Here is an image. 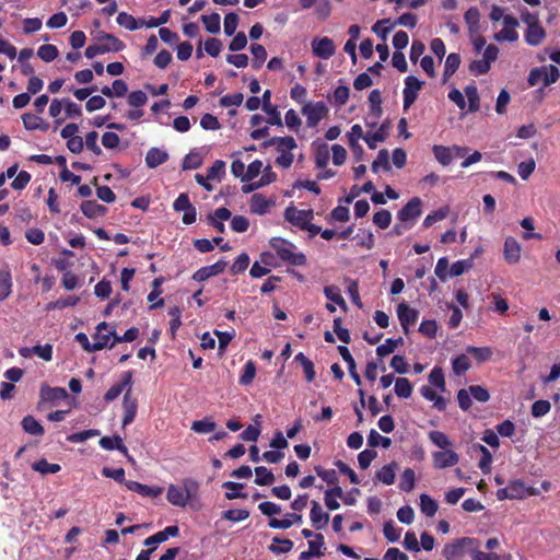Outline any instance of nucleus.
Listing matches in <instances>:
<instances>
[{
	"instance_id": "obj_1",
	"label": "nucleus",
	"mask_w": 560,
	"mask_h": 560,
	"mask_svg": "<svg viewBox=\"0 0 560 560\" xmlns=\"http://www.w3.org/2000/svg\"><path fill=\"white\" fill-rule=\"evenodd\" d=\"M270 246L281 260L292 266H304L306 264V256L301 252H296V246L284 238L273 237L270 241Z\"/></svg>"
},
{
	"instance_id": "obj_2",
	"label": "nucleus",
	"mask_w": 560,
	"mask_h": 560,
	"mask_svg": "<svg viewBox=\"0 0 560 560\" xmlns=\"http://www.w3.org/2000/svg\"><path fill=\"white\" fill-rule=\"evenodd\" d=\"M269 144L276 145L279 153L276 159V163L283 168H289L294 160L291 151L298 147L295 139L291 136L273 137L269 141Z\"/></svg>"
},
{
	"instance_id": "obj_3",
	"label": "nucleus",
	"mask_w": 560,
	"mask_h": 560,
	"mask_svg": "<svg viewBox=\"0 0 560 560\" xmlns=\"http://www.w3.org/2000/svg\"><path fill=\"white\" fill-rule=\"evenodd\" d=\"M560 77L559 69L553 66H542L533 68L528 74V85L536 86L538 84H542L544 86H548L555 83Z\"/></svg>"
},
{
	"instance_id": "obj_4",
	"label": "nucleus",
	"mask_w": 560,
	"mask_h": 560,
	"mask_svg": "<svg viewBox=\"0 0 560 560\" xmlns=\"http://www.w3.org/2000/svg\"><path fill=\"white\" fill-rule=\"evenodd\" d=\"M499 48L494 44H489L483 50L482 58L469 63V71L475 75H481L489 72L492 62L498 59Z\"/></svg>"
},
{
	"instance_id": "obj_5",
	"label": "nucleus",
	"mask_w": 560,
	"mask_h": 560,
	"mask_svg": "<svg viewBox=\"0 0 560 560\" xmlns=\"http://www.w3.org/2000/svg\"><path fill=\"white\" fill-rule=\"evenodd\" d=\"M328 107L324 102H308L302 108V114L306 118L308 128H315L328 115Z\"/></svg>"
},
{
	"instance_id": "obj_6",
	"label": "nucleus",
	"mask_w": 560,
	"mask_h": 560,
	"mask_svg": "<svg viewBox=\"0 0 560 560\" xmlns=\"http://www.w3.org/2000/svg\"><path fill=\"white\" fill-rule=\"evenodd\" d=\"M518 20L513 15H506L504 18L503 27L499 32L493 34V39L498 43H514L518 39L517 27Z\"/></svg>"
},
{
	"instance_id": "obj_7",
	"label": "nucleus",
	"mask_w": 560,
	"mask_h": 560,
	"mask_svg": "<svg viewBox=\"0 0 560 560\" xmlns=\"http://www.w3.org/2000/svg\"><path fill=\"white\" fill-rule=\"evenodd\" d=\"M476 545L477 544L474 538L463 537L445 545L442 553L446 560H457L464 555L466 548H471Z\"/></svg>"
},
{
	"instance_id": "obj_8",
	"label": "nucleus",
	"mask_w": 560,
	"mask_h": 560,
	"mask_svg": "<svg viewBox=\"0 0 560 560\" xmlns=\"http://www.w3.org/2000/svg\"><path fill=\"white\" fill-rule=\"evenodd\" d=\"M313 218L314 212L312 209L300 210L293 206H290L284 210V219L300 230L306 228L305 225L308 224V221H312Z\"/></svg>"
},
{
	"instance_id": "obj_9",
	"label": "nucleus",
	"mask_w": 560,
	"mask_h": 560,
	"mask_svg": "<svg viewBox=\"0 0 560 560\" xmlns=\"http://www.w3.org/2000/svg\"><path fill=\"white\" fill-rule=\"evenodd\" d=\"M173 208L176 212H184L183 214V223L184 224H192L196 221L197 211L196 208L189 200L187 194H180L174 201Z\"/></svg>"
},
{
	"instance_id": "obj_10",
	"label": "nucleus",
	"mask_w": 560,
	"mask_h": 560,
	"mask_svg": "<svg viewBox=\"0 0 560 560\" xmlns=\"http://www.w3.org/2000/svg\"><path fill=\"white\" fill-rule=\"evenodd\" d=\"M312 52L320 59H329L336 52V45L329 37H315L312 43Z\"/></svg>"
},
{
	"instance_id": "obj_11",
	"label": "nucleus",
	"mask_w": 560,
	"mask_h": 560,
	"mask_svg": "<svg viewBox=\"0 0 560 560\" xmlns=\"http://www.w3.org/2000/svg\"><path fill=\"white\" fill-rule=\"evenodd\" d=\"M433 466L436 469H445L458 464L459 455L451 447L432 453Z\"/></svg>"
},
{
	"instance_id": "obj_12",
	"label": "nucleus",
	"mask_w": 560,
	"mask_h": 560,
	"mask_svg": "<svg viewBox=\"0 0 560 560\" xmlns=\"http://www.w3.org/2000/svg\"><path fill=\"white\" fill-rule=\"evenodd\" d=\"M423 82L413 75H408L405 79L404 95V109H408L417 100L419 91Z\"/></svg>"
},
{
	"instance_id": "obj_13",
	"label": "nucleus",
	"mask_w": 560,
	"mask_h": 560,
	"mask_svg": "<svg viewBox=\"0 0 560 560\" xmlns=\"http://www.w3.org/2000/svg\"><path fill=\"white\" fill-rule=\"evenodd\" d=\"M93 339L94 342L92 349L95 351L102 350L107 346L110 348V343L113 339H115V330L108 329L107 323L103 322L97 325Z\"/></svg>"
},
{
	"instance_id": "obj_14",
	"label": "nucleus",
	"mask_w": 560,
	"mask_h": 560,
	"mask_svg": "<svg viewBox=\"0 0 560 560\" xmlns=\"http://www.w3.org/2000/svg\"><path fill=\"white\" fill-rule=\"evenodd\" d=\"M510 500H523L528 497L538 495L539 490L534 487H528L521 479H515L509 482Z\"/></svg>"
},
{
	"instance_id": "obj_15",
	"label": "nucleus",
	"mask_w": 560,
	"mask_h": 560,
	"mask_svg": "<svg viewBox=\"0 0 560 560\" xmlns=\"http://www.w3.org/2000/svg\"><path fill=\"white\" fill-rule=\"evenodd\" d=\"M397 316L404 331L407 334L410 326H413L418 318L419 312L410 307L406 302H401L397 306Z\"/></svg>"
},
{
	"instance_id": "obj_16",
	"label": "nucleus",
	"mask_w": 560,
	"mask_h": 560,
	"mask_svg": "<svg viewBox=\"0 0 560 560\" xmlns=\"http://www.w3.org/2000/svg\"><path fill=\"white\" fill-rule=\"evenodd\" d=\"M503 257L509 265H516L522 257V246L513 236H508L503 244Z\"/></svg>"
},
{
	"instance_id": "obj_17",
	"label": "nucleus",
	"mask_w": 560,
	"mask_h": 560,
	"mask_svg": "<svg viewBox=\"0 0 560 560\" xmlns=\"http://www.w3.org/2000/svg\"><path fill=\"white\" fill-rule=\"evenodd\" d=\"M421 208V199L419 197H413L401 208V210H399L397 218L401 222L416 220L422 212Z\"/></svg>"
},
{
	"instance_id": "obj_18",
	"label": "nucleus",
	"mask_w": 560,
	"mask_h": 560,
	"mask_svg": "<svg viewBox=\"0 0 560 560\" xmlns=\"http://www.w3.org/2000/svg\"><path fill=\"white\" fill-rule=\"evenodd\" d=\"M275 203L273 198H267L262 194H254L249 200V209L254 214L264 215L270 211Z\"/></svg>"
},
{
	"instance_id": "obj_19",
	"label": "nucleus",
	"mask_w": 560,
	"mask_h": 560,
	"mask_svg": "<svg viewBox=\"0 0 560 560\" xmlns=\"http://www.w3.org/2000/svg\"><path fill=\"white\" fill-rule=\"evenodd\" d=\"M124 419L122 427L130 424L137 415L138 401L137 398L131 395V388H128L125 393L122 400Z\"/></svg>"
},
{
	"instance_id": "obj_20",
	"label": "nucleus",
	"mask_w": 560,
	"mask_h": 560,
	"mask_svg": "<svg viewBox=\"0 0 560 560\" xmlns=\"http://www.w3.org/2000/svg\"><path fill=\"white\" fill-rule=\"evenodd\" d=\"M262 110L268 115V124L272 126H282V119L278 108L271 104V91L266 90L261 96Z\"/></svg>"
},
{
	"instance_id": "obj_21",
	"label": "nucleus",
	"mask_w": 560,
	"mask_h": 560,
	"mask_svg": "<svg viewBox=\"0 0 560 560\" xmlns=\"http://www.w3.org/2000/svg\"><path fill=\"white\" fill-rule=\"evenodd\" d=\"M23 126L28 131H42L46 132L49 129V122L38 115L33 113H25L22 115Z\"/></svg>"
},
{
	"instance_id": "obj_22",
	"label": "nucleus",
	"mask_w": 560,
	"mask_h": 560,
	"mask_svg": "<svg viewBox=\"0 0 560 560\" xmlns=\"http://www.w3.org/2000/svg\"><path fill=\"white\" fill-rule=\"evenodd\" d=\"M132 372L127 371L122 374L121 381L118 384L113 385L104 395L106 401H113L119 397L122 390L128 387L131 388Z\"/></svg>"
},
{
	"instance_id": "obj_23",
	"label": "nucleus",
	"mask_w": 560,
	"mask_h": 560,
	"mask_svg": "<svg viewBox=\"0 0 560 560\" xmlns=\"http://www.w3.org/2000/svg\"><path fill=\"white\" fill-rule=\"evenodd\" d=\"M125 486L128 490L137 492L143 497L156 498L163 492L161 487H150L132 480L126 481Z\"/></svg>"
},
{
	"instance_id": "obj_24",
	"label": "nucleus",
	"mask_w": 560,
	"mask_h": 560,
	"mask_svg": "<svg viewBox=\"0 0 560 560\" xmlns=\"http://www.w3.org/2000/svg\"><path fill=\"white\" fill-rule=\"evenodd\" d=\"M100 46L104 49V54L109 51H121L125 48V43L113 34L103 33L100 37Z\"/></svg>"
},
{
	"instance_id": "obj_25",
	"label": "nucleus",
	"mask_w": 560,
	"mask_h": 560,
	"mask_svg": "<svg viewBox=\"0 0 560 560\" xmlns=\"http://www.w3.org/2000/svg\"><path fill=\"white\" fill-rule=\"evenodd\" d=\"M310 517L312 525L316 529L324 528L329 521V514L323 511L320 504L317 501L312 502Z\"/></svg>"
},
{
	"instance_id": "obj_26",
	"label": "nucleus",
	"mask_w": 560,
	"mask_h": 560,
	"mask_svg": "<svg viewBox=\"0 0 560 560\" xmlns=\"http://www.w3.org/2000/svg\"><path fill=\"white\" fill-rule=\"evenodd\" d=\"M168 153L159 148H151L145 155V164L150 168H155L168 160Z\"/></svg>"
},
{
	"instance_id": "obj_27",
	"label": "nucleus",
	"mask_w": 560,
	"mask_h": 560,
	"mask_svg": "<svg viewBox=\"0 0 560 560\" xmlns=\"http://www.w3.org/2000/svg\"><path fill=\"white\" fill-rule=\"evenodd\" d=\"M68 397V393L62 387H50L47 385L40 388V399L43 401L56 402Z\"/></svg>"
},
{
	"instance_id": "obj_28",
	"label": "nucleus",
	"mask_w": 560,
	"mask_h": 560,
	"mask_svg": "<svg viewBox=\"0 0 560 560\" xmlns=\"http://www.w3.org/2000/svg\"><path fill=\"white\" fill-rule=\"evenodd\" d=\"M388 128L389 122L385 121L375 131L368 132L364 136V141L370 149H375L377 143L383 142L386 139Z\"/></svg>"
},
{
	"instance_id": "obj_29",
	"label": "nucleus",
	"mask_w": 560,
	"mask_h": 560,
	"mask_svg": "<svg viewBox=\"0 0 560 560\" xmlns=\"http://www.w3.org/2000/svg\"><path fill=\"white\" fill-rule=\"evenodd\" d=\"M100 446L106 451L117 450L124 455H128V448L119 435L102 438L100 440Z\"/></svg>"
},
{
	"instance_id": "obj_30",
	"label": "nucleus",
	"mask_w": 560,
	"mask_h": 560,
	"mask_svg": "<svg viewBox=\"0 0 560 560\" xmlns=\"http://www.w3.org/2000/svg\"><path fill=\"white\" fill-rule=\"evenodd\" d=\"M546 37V32L540 24L529 25L525 33V42L530 46H538Z\"/></svg>"
},
{
	"instance_id": "obj_31",
	"label": "nucleus",
	"mask_w": 560,
	"mask_h": 560,
	"mask_svg": "<svg viewBox=\"0 0 560 560\" xmlns=\"http://www.w3.org/2000/svg\"><path fill=\"white\" fill-rule=\"evenodd\" d=\"M182 488L188 504L199 499L200 485L197 480L192 478H185L182 481Z\"/></svg>"
},
{
	"instance_id": "obj_32",
	"label": "nucleus",
	"mask_w": 560,
	"mask_h": 560,
	"mask_svg": "<svg viewBox=\"0 0 560 560\" xmlns=\"http://www.w3.org/2000/svg\"><path fill=\"white\" fill-rule=\"evenodd\" d=\"M470 35L477 34L480 30V12L476 7L469 8L464 14Z\"/></svg>"
},
{
	"instance_id": "obj_33",
	"label": "nucleus",
	"mask_w": 560,
	"mask_h": 560,
	"mask_svg": "<svg viewBox=\"0 0 560 560\" xmlns=\"http://www.w3.org/2000/svg\"><path fill=\"white\" fill-rule=\"evenodd\" d=\"M81 211L86 218L95 219L106 213V207L97 203L95 200H86L82 202Z\"/></svg>"
},
{
	"instance_id": "obj_34",
	"label": "nucleus",
	"mask_w": 560,
	"mask_h": 560,
	"mask_svg": "<svg viewBox=\"0 0 560 560\" xmlns=\"http://www.w3.org/2000/svg\"><path fill=\"white\" fill-rule=\"evenodd\" d=\"M182 487L170 485L166 492L167 501L175 506L185 508L188 502L184 495Z\"/></svg>"
},
{
	"instance_id": "obj_35",
	"label": "nucleus",
	"mask_w": 560,
	"mask_h": 560,
	"mask_svg": "<svg viewBox=\"0 0 560 560\" xmlns=\"http://www.w3.org/2000/svg\"><path fill=\"white\" fill-rule=\"evenodd\" d=\"M343 497V491L339 486H336L334 488L327 489L325 491V505L330 510L335 511L339 509L340 504L338 502V499H341Z\"/></svg>"
},
{
	"instance_id": "obj_36",
	"label": "nucleus",
	"mask_w": 560,
	"mask_h": 560,
	"mask_svg": "<svg viewBox=\"0 0 560 560\" xmlns=\"http://www.w3.org/2000/svg\"><path fill=\"white\" fill-rule=\"evenodd\" d=\"M338 351L341 355V358L345 360V362H347L348 364V370H349V374L350 376L353 378V381L360 385L361 384V377L360 375L358 374L357 372V369H355V362H354V359L353 357L351 355L349 349L346 347V346H339L338 347Z\"/></svg>"
},
{
	"instance_id": "obj_37",
	"label": "nucleus",
	"mask_w": 560,
	"mask_h": 560,
	"mask_svg": "<svg viewBox=\"0 0 560 560\" xmlns=\"http://www.w3.org/2000/svg\"><path fill=\"white\" fill-rule=\"evenodd\" d=\"M419 500V506L422 514H424L427 517H433L439 509L438 502L427 493L420 494Z\"/></svg>"
},
{
	"instance_id": "obj_38",
	"label": "nucleus",
	"mask_w": 560,
	"mask_h": 560,
	"mask_svg": "<svg viewBox=\"0 0 560 560\" xmlns=\"http://www.w3.org/2000/svg\"><path fill=\"white\" fill-rule=\"evenodd\" d=\"M421 395L429 401L433 402V407L442 411L446 408L445 399L438 395L430 386H422L420 389Z\"/></svg>"
},
{
	"instance_id": "obj_39",
	"label": "nucleus",
	"mask_w": 560,
	"mask_h": 560,
	"mask_svg": "<svg viewBox=\"0 0 560 560\" xmlns=\"http://www.w3.org/2000/svg\"><path fill=\"white\" fill-rule=\"evenodd\" d=\"M116 22L119 26L128 30L136 31L142 27V23H140V19L137 20L135 16L127 12H120L117 15Z\"/></svg>"
},
{
	"instance_id": "obj_40",
	"label": "nucleus",
	"mask_w": 560,
	"mask_h": 560,
	"mask_svg": "<svg viewBox=\"0 0 560 560\" xmlns=\"http://www.w3.org/2000/svg\"><path fill=\"white\" fill-rule=\"evenodd\" d=\"M369 106H370L369 114H371V117H381L382 116V114H383L382 94H381L380 90H373L370 92Z\"/></svg>"
},
{
	"instance_id": "obj_41",
	"label": "nucleus",
	"mask_w": 560,
	"mask_h": 560,
	"mask_svg": "<svg viewBox=\"0 0 560 560\" xmlns=\"http://www.w3.org/2000/svg\"><path fill=\"white\" fill-rule=\"evenodd\" d=\"M21 424L23 430L31 435L40 436L44 434L43 425L33 416L24 417Z\"/></svg>"
},
{
	"instance_id": "obj_42",
	"label": "nucleus",
	"mask_w": 560,
	"mask_h": 560,
	"mask_svg": "<svg viewBox=\"0 0 560 560\" xmlns=\"http://www.w3.org/2000/svg\"><path fill=\"white\" fill-rule=\"evenodd\" d=\"M294 360L302 365L306 381L310 383L313 382L316 377L314 363L302 352L298 353Z\"/></svg>"
},
{
	"instance_id": "obj_43",
	"label": "nucleus",
	"mask_w": 560,
	"mask_h": 560,
	"mask_svg": "<svg viewBox=\"0 0 560 560\" xmlns=\"http://www.w3.org/2000/svg\"><path fill=\"white\" fill-rule=\"evenodd\" d=\"M302 521V516L300 514L295 513H289L287 514L285 518L278 520V518H271L269 522V526L271 528H281L287 529L293 525V523H300Z\"/></svg>"
},
{
	"instance_id": "obj_44",
	"label": "nucleus",
	"mask_w": 560,
	"mask_h": 560,
	"mask_svg": "<svg viewBox=\"0 0 560 560\" xmlns=\"http://www.w3.org/2000/svg\"><path fill=\"white\" fill-rule=\"evenodd\" d=\"M324 294L329 301H331L332 303H336L343 311H347V303H346L345 299L341 296L340 289L338 287H336V285L325 287Z\"/></svg>"
},
{
	"instance_id": "obj_45",
	"label": "nucleus",
	"mask_w": 560,
	"mask_h": 560,
	"mask_svg": "<svg viewBox=\"0 0 560 560\" xmlns=\"http://www.w3.org/2000/svg\"><path fill=\"white\" fill-rule=\"evenodd\" d=\"M460 65V56L456 52H452L446 57L444 65V81L451 78L459 68Z\"/></svg>"
},
{
	"instance_id": "obj_46",
	"label": "nucleus",
	"mask_w": 560,
	"mask_h": 560,
	"mask_svg": "<svg viewBox=\"0 0 560 560\" xmlns=\"http://www.w3.org/2000/svg\"><path fill=\"white\" fill-rule=\"evenodd\" d=\"M203 158L201 153L197 150H192L184 158L182 167L184 171L196 170L201 166Z\"/></svg>"
},
{
	"instance_id": "obj_47",
	"label": "nucleus",
	"mask_w": 560,
	"mask_h": 560,
	"mask_svg": "<svg viewBox=\"0 0 560 560\" xmlns=\"http://www.w3.org/2000/svg\"><path fill=\"white\" fill-rule=\"evenodd\" d=\"M222 270H223V266H221L220 262H217L211 266L200 268L198 271L195 272L194 279L196 281H205L208 278L220 273Z\"/></svg>"
},
{
	"instance_id": "obj_48",
	"label": "nucleus",
	"mask_w": 560,
	"mask_h": 560,
	"mask_svg": "<svg viewBox=\"0 0 560 560\" xmlns=\"http://www.w3.org/2000/svg\"><path fill=\"white\" fill-rule=\"evenodd\" d=\"M255 475V483L259 486H269L275 481V476L272 471L265 466L256 467Z\"/></svg>"
},
{
	"instance_id": "obj_49",
	"label": "nucleus",
	"mask_w": 560,
	"mask_h": 560,
	"mask_svg": "<svg viewBox=\"0 0 560 560\" xmlns=\"http://www.w3.org/2000/svg\"><path fill=\"white\" fill-rule=\"evenodd\" d=\"M217 428L214 421L211 418H203L201 420H196L191 423V430L199 434H207L213 432Z\"/></svg>"
},
{
	"instance_id": "obj_50",
	"label": "nucleus",
	"mask_w": 560,
	"mask_h": 560,
	"mask_svg": "<svg viewBox=\"0 0 560 560\" xmlns=\"http://www.w3.org/2000/svg\"><path fill=\"white\" fill-rule=\"evenodd\" d=\"M32 468L42 475L57 474L61 469L59 464H50L45 458L32 464Z\"/></svg>"
},
{
	"instance_id": "obj_51",
	"label": "nucleus",
	"mask_w": 560,
	"mask_h": 560,
	"mask_svg": "<svg viewBox=\"0 0 560 560\" xmlns=\"http://www.w3.org/2000/svg\"><path fill=\"white\" fill-rule=\"evenodd\" d=\"M222 487L226 490H229L225 493V498L228 500H234L237 498L246 499L247 494L242 492V489L244 486L242 483L233 482V481H226L222 485Z\"/></svg>"
},
{
	"instance_id": "obj_52",
	"label": "nucleus",
	"mask_w": 560,
	"mask_h": 560,
	"mask_svg": "<svg viewBox=\"0 0 560 560\" xmlns=\"http://www.w3.org/2000/svg\"><path fill=\"white\" fill-rule=\"evenodd\" d=\"M466 352L472 354L478 362H485L491 359L493 351L490 347L468 346Z\"/></svg>"
},
{
	"instance_id": "obj_53",
	"label": "nucleus",
	"mask_w": 560,
	"mask_h": 560,
	"mask_svg": "<svg viewBox=\"0 0 560 560\" xmlns=\"http://www.w3.org/2000/svg\"><path fill=\"white\" fill-rule=\"evenodd\" d=\"M12 292V277L10 271H0V301L5 300Z\"/></svg>"
},
{
	"instance_id": "obj_54",
	"label": "nucleus",
	"mask_w": 560,
	"mask_h": 560,
	"mask_svg": "<svg viewBox=\"0 0 560 560\" xmlns=\"http://www.w3.org/2000/svg\"><path fill=\"white\" fill-rule=\"evenodd\" d=\"M401 343H402V338H398V339L388 338L385 340L384 343L380 345L376 348V354L381 358H384V357L393 353L396 350V348Z\"/></svg>"
},
{
	"instance_id": "obj_55",
	"label": "nucleus",
	"mask_w": 560,
	"mask_h": 560,
	"mask_svg": "<svg viewBox=\"0 0 560 560\" xmlns=\"http://www.w3.org/2000/svg\"><path fill=\"white\" fill-rule=\"evenodd\" d=\"M395 394L400 398H409L412 394V385L408 378L399 377L395 382Z\"/></svg>"
},
{
	"instance_id": "obj_56",
	"label": "nucleus",
	"mask_w": 560,
	"mask_h": 560,
	"mask_svg": "<svg viewBox=\"0 0 560 560\" xmlns=\"http://www.w3.org/2000/svg\"><path fill=\"white\" fill-rule=\"evenodd\" d=\"M395 477V465H385L376 474V478L386 486L393 485Z\"/></svg>"
},
{
	"instance_id": "obj_57",
	"label": "nucleus",
	"mask_w": 560,
	"mask_h": 560,
	"mask_svg": "<svg viewBox=\"0 0 560 560\" xmlns=\"http://www.w3.org/2000/svg\"><path fill=\"white\" fill-rule=\"evenodd\" d=\"M474 267V258L455 261L450 268L451 277H458Z\"/></svg>"
},
{
	"instance_id": "obj_58",
	"label": "nucleus",
	"mask_w": 560,
	"mask_h": 560,
	"mask_svg": "<svg viewBox=\"0 0 560 560\" xmlns=\"http://www.w3.org/2000/svg\"><path fill=\"white\" fill-rule=\"evenodd\" d=\"M452 369L456 375H463L470 369V360L466 354L457 355L452 360Z\"/></svg>"
},
{
	"instance_id": "obj_59",
	"label": "nucleus",
	"mask_w": 560,
	"mask_h": 560,
	"mask_svg": "<svg viewBox=\"0 0 560 560\" xmlns=\"http://www.w3.org/2000/svg\"><path fill=\"white\" fill-rule=\"evenodd\" d=\"M429 440L439 448L445 450L452 446V441L450 438L442 431H431L429 432Z\"/></svg>"
},
{
	"instance_id": "obj_60",
	"label": "nucleus",
	"mask_w": 560,
	"mask_h": 560,
	"mask_svg": "<svg viewBox=\"0 0 560 560\" xmlns=\"http://www.w3.org/2000/svg\"><path fill=\"white\" fill-rule=\"evenodd\" d=\"M433 153L435 159L444 166L451 164L454 155L452 153L451 148H446L443 145H434L433 147Z\"/></svg>"
},
{
	"instance_id": "obj_61",
	"label": "nucleus",
	"mask_w": 560,
	"mask_h": 560,
	"mask_svg": "<svg viewBox=\"0 0 560 560\" xmlns=\"http://www.w3.org/2000/svg\"><path fill=\"white\" fill-rule=\"evenodd\" d=\"M59 55L58 48L51 44L42 45L37 50V56L45 62L55 60Z\"/></svg>"
},
{
	"instance_id": "obj_62",
	"label": "nucleus",
	"mask_w": 560,
	"mask_h": 560,
	"mask_svg": "<svg viewBox=\"0 0 560 560\" xmlns=\"http://www.w3.org/2000/svg\"><path fill=\"white\" fill-rule=\"evenodd\" d=\"M394 24H390V21L388 19L380 20L377 21L373 27L372 31L383 40L386 42L387 35L393 30Z\"/></svg>"
},
{
	"instance_id": "obj_63",
	"label": "nucleus",
	"mask_w": 560,
	"mask_h": 560,
	"mask_svg": "<svg viewBox=\"0 0 560 560\" xmlns=\"http://www.w3.org/2000/svg\"><path fill=\"white\" fill-rule=\"evenodd\" d=\"M293 548V541L290 539H282L275 537L269 549L273 553H287Z\"/></svg>"
},
{
	"instance_id": "obj_64",
	"label": "nucleus",
	"mask_w": 560,
	"mask_h": 560,
	"mask_svg": "<svg viewBox=\"0 0 560 560\" xmlns=\"http://www.w3.org/2000/svg\"><path fill=\"white\" fill-rule=\"evenodd\" d=\"M415 471L411 468L405 469L400 477V490L405 492H410L415 488Z\"/></svg>"
}]
</instances>
